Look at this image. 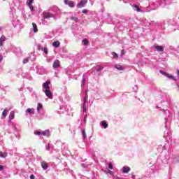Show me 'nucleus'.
<instances>
[{"label":"nucleus","instance_id":"1","mask_svg":"<svg viewBox=\"0 0 179 179\" xmlns=\"http://www.w3.org/2000/svg\"><path fill=\"white\" fill-rule=\"evenodd\" d=\"M65 5H68L70 8H75V3L72 0H64Z\"/></svg>","mask_w":179,"mask_h":179},{"label":"nucleus","instance_id":"2","mask_svg":"<svg viewBox=\"0 0 179 179\" xmlns=\"http://www.w3.org/2000/svg\"><path fill=\"white\" fill-rule=\"evenodd\" d=\"M43 19H51V17H54V15L51 13L43 12Z\"/></svg>","mask_w":179,"mask_h":179},{"label":"nucleus","instance_id":"3","mask_svg":"<svg viewBox=\"0 0 179 179\" xmlns=\"http://www.w3.org/2000/svg\"><path fill=\"white\" fill-rule=\"evenodd\" d=\"M86 3H87V0H81L80 2L77 4V7L79 8H84Z\"/></svg>","mask_w":179,"mask_h":179},{"label":"nucleus","instance_id":"4","mask_svg":"<svg viewBox=\"0 0 179 179\" xmlns=\"http://www.w3.org/2000/svg\"><path fill=\"white\" fill-rule=\"evenodd\" d=\"M44 93L45 94V95L47 96V97H49L51 100H52V92H51V91L50 90H45L44 91Z\"/></svg>","mask_w":179,"mask_h":179},{"label":"nucleus","instance_id":"5","mask_svg":"<svg viewBox=\"0 0 179 179\" xmlns=\"http://www.w3.org/2000/svg\"><path fill=\"white\" fill-rule=\"evenodd\" d=\"M50 83H51V82L50 81H46L45 83H44L43 84V89H45L46 90H50Z\"/></svg>","mask_w":179,"mask_h":179},{"label":"nucleus","instance_id":"6","mask_svg":"<svg viewBox=\"0 0 179 179\" xmlns=\"http://www.w3.org/2000/svg\"><path fill=\"white\" fill-rule=\"evenodd\" d=\"M54 69L59 68L61 66V64L59 63V60H55L52 65Z\"/></svg>","mask_w":179,"mask_h":179},{"label":"nucleus","instance_id":"7","mask_svg":"<svg viewBox=\"0 0 179 179\" xmlns=\"http://www.w3.org/2000/svg\"><path fill=\"white\" fill-rule=\"evenodd\" d=\"M6 37L3 35L1 36L0 38V47H2L3 45V41H6Z\"/></svg>","mask_w":179,"mask_h":179},{"label":"nucleus","instance_id":"8","mask_svg":"<svg viewBox=\"0 0 179 179\" xmlns=\"http://www.w3.org/2000/svg\"><path fill=\"white\" fill-rule=\"evenodd\" d=\"M41 167L43 169V170H47L48 169V164H47L45 162H42Z\"/></svg>","mask_w":179,"mask_h":179},{"label":"nucleus","instance_id":"9","mask_svg":"<svg viewBox=\"0 0 179 179\" xmlns=\"http://www.w3.org/2000/svg\"><path fill=\"white\" fill-rule=\"evenodd\" d=\"M155 50L159 52H163L164 51V48L162 45H157L155 47Z\"/></svg>","mask_w":179,"mask_h":179},{"label":"nucleus","instance_id":"10","mask_svg":"<svg viewBox=\"0 0 179 179\" xmlns=\"http://www.w3.org/2000/svg\"><path fill=\"white\" fill-rule=\"evenodd\" d=\"M32 27L34 33H37L38 31V29H37V24L36 23H32Z\"/></svg>","mask_w":179,"mask_h":179},{"label":"nucleus","instance_id":"11","mask_svg":"<svg viewBox=\"0 0 179 179\" xmlns=\"http://www.w3.org/2000/svg\"><path fill=\"white\" fill-rule=\"evenodd\" d=\"M115 68L116 69H117L118 71H124L125 69V67H124V66H121V65H116V66H115Z\"/></svg>","mask_w":179,"mask_h":179},{"label":"nucleus","instance_id":"12","mask_svg":"<svg viewBox=\"0 0 179 179\" xmlns=\"http://www.w3.org/2000/svg\"><path fill=\"white\" fill-rule=\"evenodd\" d=\"M41 135H43V136H48V135H50V130H45L41 132Z\"/></svg>","mask_w":179,"mask_h":179},{"label":"nucleus","instance_id":"13","mask_svg":"<svg viewBox=\"0 0 179 179\" xmlns=\"http://www.w3.org/2000/svg\"><path fill=\"white\" fill-rule=\"evenodd\" d=\"M129 171H131V168H129V167H124L123 168V173H124V174H127V173H129Z\"/></svg>","mask_w":179,"mask_h":179},{"label":"nucleus","instance_id":"14","mask_svg":"<svg viewBox=\"0 0 179 179\" xmlns=\"http://www.w3.org/2000/svg\"><path fill=\"white\" fill-rule=\"evenodd\" d=\"M52 45H53V47L58 48V47H59V45H61V43H59V41H57L53 42Z\"/></svg>","mask_w":179,"mask_h":179},{"label":"nucleus","instance_id":"15","mask_svg":"<svg viewBox=\"0 0 179 179\" xmlns=\"http://www.w3.org/2000/svg\"><path fill=\"white\" fill-rule=\"evenodd\" d=\"M26 113H28V114H34V108H27Z\"/></svg>","mask_w":179,"mask_h":179},{"label":"nucleus","instance_id":"16","mask_svg":"<svg viewBox=\"0 0 179 179\" xmlns=\"http://www.w3.org/2000/svg\"><path fill=\"white\" fill-rule=\"evenodd\" d=\"M8 157V152H0V157H3V159H5V157Z\"/></svg>","mask_w":179,"mask_h":179},{"label":"nucleus","instance_id":"17","mask_svg":"<svg viewBox=\"0 0 179 179\" xmlns=\"http://www.w3.org/2000/svg\"><path fill=\"white\" fill-rule=\"evenodd\" d=\"M82 43L84 45H87V44H89V40H87V38H84L83 39Z\"/></svg>","mask_w":179,"mask_h":179},{"label":"nucleus","instance_id":"18","mask_svg":"<svg viewBox=\"0 0 179 179\" xmlns=\"http://www.w3.org/2000/svg\"><path fill=\"white\" fill-rule=\"evenodd\" d=\"M15 119V112L11 111L10 113V120H14Z\"/></svg>","mask_w":179,"mask_h":179},{"label":"nucleus","instance_id":"19","mask_svg":"<svg viewBox=\"0 0 179 179\" xmlns=\"http://www.w3.org/2000/svg\"><path fill=\"white\" fill-rule=\"evenodd\" d=\"M167 78H169V79H172L173 80H176V77L170 75V74H166Z\"/></svg>","mask_w":179,"mask_h":179},{"label":"nucleus","instance_id":"20","mask_svg":"<svg viewBox=\"0 0 179 179\" xmlns=\"http://www.w3.org/2000/svg\"><path fill=\"white\" fill-rule=\"evenodd\" d=\"M8 114V110L5 109L3 112H2V117H3L4 118L6 117Z\"/></svg>","mask_w":179,"mask_h":179},{"label":"nucleus","instance_id":"21","mask_svg":"<svg viewBox=\"0 0 179 179\" xmlns=\"http://www.w3.org/2000/svg\"><path fill=\"white\" fill-rule=\"evenodd\" d=\"M101 124H102V127H103V128H105V129L108 127V124H107V122H106V121H102Z\"/></svg>","mask_w":179,"mask_h":179},{"label":"nucleus","instance_id":"22","mask_svg":"<svg viewBox=\"0 0 179 179\" xmlns=\"http://www.w3.org/2000/svg\"><path fill=\"white\" fill-rule=\"evenodd\" d=\"M133 8H135L137 12H142V10H141V8H139V6H138V5H134Z\"/></svg>","mask_w":179,"mask_h":179},{"label":"nucleus","instance_id":"23","mask_svg":"<svg viewBox=\"0 0 179 179\" xmlns=\"http://www.w3.org/2000/svg\"><path fill=\"white\" fill-rule=\"evenodd\" d=\"M29 61H30V58L27 57V58L23 59L22 64H27V62H29Z\"/></svg>","mask_w":179,"mask_h":179},{"label":"nucleus","instance_id":"24","mask_svg":"<svg viewBox=\"0 0 179 179\" xmlns=\"http://www.w3.org/2000/svg\"><path fill=\"white\" fill-rule=\"evenodd\" d=\"M41 108H43V104L38 103L37 106V110H41Z\"/></svg>","mask_w":179,"mask_h":179},{"label":"nucleus","instance_id":"25","mask_svg":"<svg viewBox=\"0 0 179 179\" xmlns=\"http://www.w3.org/2000/svg\"><path fill=\"white\" fill-rule=\"evenodd\" d=\"M71 20H75V22H78V18L77 17H71Z\"/></svg>","mask_w":179,"mask_h":179},{"label":"nucleus","instance_id":"26","mask_svg":"<svg viewBox=\"0 0 179 179\" xmlns=\"http://www.w3.org/2000/svg\"><path fill=\"white\" fill-rule=\"evenodd\" d=\"M43 51V52H45V54H48V48H44Z\"/></svg>","mask_w":179,"mask_h":179},{"label":"nucleus","instance_id":"27","mask_svg":"<svg viewBox=\"0 0 179 179\" xmlns=\"http://www.w3.org/2000/svg\"><path fill=\"white\" fill-rule=\"evenodd\" d=\"M82 134H83V136L85 139L86 138V131L85 130H83Z\"/></svg>","mask_w":179,"mask_h":179},{"label":"nucleus","instance_id":"28","mask_svg":"<svg viewBox=\"0 0 179 179\" xmlns=\"http://www.w3.org/2000/svg\"><path fill=\"white\" fill-rule=\"evenodd\" d=\"M108 166H109L110 170H113V169H114V166H113V164L109 163V164H108Z\"/></svg>","mask_w":179,"mask_h":179},{"label":"nucleus","instance_id":"29","mask_svg":"<svg viewBox=\"0 0 179 179\" xmlns=\"http://www.w3.org/2000/svg\"><path fill=\"white\" fill-rule=\"evenodd\" d=\"M102 69H103V66H99L98 69H96V71L97 72H100V71H102Z\"/></svg>","mask_w":179,"mask_h":179},{"label":"nucleus","instance_id":"30","mask_svg":"<svg viewBox=\"0 0 179 179\" xmlns=\"http://www.w3.org/2000/svg\"><path fill=\"white\" fill-rule=\"evenodd\" d=\"M34 0H29L28 3H27V5H33Z\"/></svg>","mask_w":179,"mask_h":179},{"label":"nucleus","instance_id":"31","mask_svg":"<svg viewBox=\"0 0 179 179\" xmlns=\"http://www.w3.org/2000/svg\"><path fill=\"white\" fill-rule=\"evenodd\" d=\"M31 10H34V7H33V4L28 5Z\"/></svg>","mask_w":179,"mask_h":179},{"label":"nucleus","instance_id":"32","mask_svg":"<svg viewBox=\"0 0 179 179\" xmlns=\"http://www.w3.org/2000/svg\"><path fill=\"white\" fill-rule=\"evenodd\" d=\"M83 111H86V103H85V102L83 104Z\"/></svg>","mask_w":179,"mask_h":179},{"label":"nucleus","instance_id":"33","mask_svg":"<svg viewBox=\"0 0 179 179\" xmlns=\"http://www.w3.org/2000/svg\"><path fill=\"white\" fill-rule=\"evenodd\" d=\"M113 57H114V58H118V55H117V54L115 53V52H113Z\"/></svg>","mask_w":179,"mask_h":179},{"label":"nucleus","instance_id":"34","mask_svg":"<svg viewBox=\"0 0 179 179\" xmlns=\"http://www.w3.org/2000/svg\"><path fill=\"white\" fill-rule=\"evenodd\" d=\"M34 135H41V131H34Z\"/></svg>","mask_w":179,"mask_h":179},{"label":"nucleus","instance_id":"35","mask_svg":"<svg viewBox=\"0 0 179 179\" xmlns=\"http://www.w3.org/2000/svg\"><path fill=\"white\" fill-rule=\"evenodd\" d=\"M88 98H89V96H85V97L84 98V103H86L87 101Z\"/></svg>","mask_w":179,"mask_h":179},{"label":"nucleus","instance_id":"36","mask_svg":"<svg viewBox=\"0 0 179 179\" xmlns=\"http://www.w3.org/2000/svg\"><path fill=\"white\" fill-rule=\"evenodd\" d=\"M121 55H125V50H121Z\"/></svg>","mask_w":179,"mask_h":179},{"label":"nucleus","instance_id":"37","mask_svg":"<svg viewBox=\"0 0 179 179\" xmlns=\"http://www.w3.org/2000/svg\"><path fill=\"white\" fill-rule=\"evenodd\" d=\"M3 169H5V166L0 165V171H2V170H3Z\"/></svg>","mask_w":179,"mask_h":179},{"label":"nucleus","instance_id":"38","mask_svg":"<svg viewBox=\"0 0 179 179\" xmlns=\"http://www.w3.org/2000/svg\"><path fill=\"white\" fill-rule=\"evenodd\" d=\"M3 59V57L2 55H0V62Z\"/></svg>","mask_w":179,"mask_h":179},{"label":"nucleus","instance_id":"39","mask_svg":"<svg viewBox=\"0 0 179 179\" xmlns=\"http://www.w3.org/2000/svg\"><path fill=\"white\" fill-rule=\"evenodd\" d=\"M34 178H35L34 175H31L30 176V179H34Z\"/></svg>","mask_w":179,"mask_h":179},{"label":"nucleus","instance_id":"40","mask_svg":"<svg viewBox=\"0 0 179 179\" xmlns=\"http://www.w3.org/2000/svg\"><path fill=\"white\" fill-rule=\"evenodd\" d=\"M46 150H50V144H48V146L46 147Z\"/></svg>","mask_w":179,"mask_h":179},{"label":"nucleus","instance_id":"41","mask_svg":"<svg viewBox=\"0 0 179 179\" xmlns=\"http://www.w3.org/2000/svg\"><path fill=\"white\" fill-rule=\"evenodd\" d=\"M83 13H87V10H83Z\"/></svg>","mask_w":179,"mask_h":179},{"label":"nucleus","instance_id":"42","mask_svg":"<svg viewBox=\"0 0 179 179\" xmlns=\"http://www.w3.org/2000/svg\"><path fill=\"white\" fill-rule=\"evenodd\" d=\"M108 172L110 173V174H111V171L108 170Z\"/></svg>","mask_w":179,"mask_h":179},{"label":"nucleus","instance_id":"43","mask_svg":"<svg viewBox=\"0 0 179 179\" xmlns=\"http://www.w3.org/2000/svg\"><path fill=\"white\" fill-rule=\"evenodd\" d=\"M85 122H86V117H85Z\"/></svg>","mask_w":179,"mask_h":179},{"label":"nucleus","instance_id":"44","mask_svg":"<svg viewBox=\"0 0 179 179\" xmlns=\"http://www.w3.org/2000/svg\"><path fill=\"white\" fill-rule=\"evenodd\" d=\"M83 82H85V80H84Z\"/></svg>","mask_w":179,"mask_h":179},{"label":"nucleus","instance_id":"45","mask_svg":"<svg viewBox=\"0 0 179 179\" xmlns=\"http://www.w3.org/2000/svg\"><path fill=\"white\" fill-rule=\"evenodd\" d=\"M83 82H85V80H84Z\"/></svg>","mask_w":179,"mask_h":179},{"label":"nucleus","instance_id":"46","mask_svg":"<svg viewBox=\"0 0 179 179\" xmlns=\"http://www.w3.org/2000/svg\"><path fill=\"white\" fill-rule=\"evenodd\" d=\"M0 30H1V27H0Z\"/></svg>","mask_w":179,"mask_h":179},{"label":"nucleus","instance_id":"47","mask_svg":"<svg viewBox=\"0 0 179 179\" xmlns=\"http://www.w3.org/2000/svg\"><path fill=\"white\" fill-rule=\"evenodd\" d=\"M178 88H179V85H178Z\"/></svg>","mask_w":179,"mask_h":179}]
</instances>
